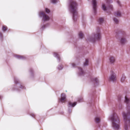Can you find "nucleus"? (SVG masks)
Returning <instances> with one entry per match:
<instances>
[{"instance_id": "14", "label": "nucleus", "mask_w": 130, "mask_h": 130, "mask_svg": "<svg viewBox=\"0 0 130 130\" xmlns=\"http://www.w3.org/2000/svg\"><path fill=\"white\" fill-rule=\"evenodd\" d=\"M126 78V77L125 75L124 74L122 75L121 78V82L122 83L124 82L125 81Z\"/></svg>"}, {"instance_id": "26", "label": "nucleus", "mask_w": 130, "mask_h": 130, "mask_svg": "<svg viewBox=\"0 0 130 130\" xmlns=\"http://www.w3.org/2000/svg\"><path fill=\"white\" fill-rule=\"evenodd\" d=\"M63 68V67L61 65H59L58 67V69L59 70H61Z\"/></svg>"}, {"instance_id": "35", "label": "nucleus", "mask_w": 130, "mask_h": 130, "mask_svg": "<svg viewBox=\"0 0 130 130\" xmlns=\"http://www.w3.org/2000/svg\"><path fill=\"white\" fill-rule=\"evenodd\" d=\"M22 88H24V87H21Z\"/></svg>"}, {"instance_id": "10", "label": "nucleus", "mask_w": 130, "mask_h": 130, "mask_svg": "<svg viewBox=\"0 0 130 130\" xmlns=\"http://www.w3.org/2000/svg\"><path fill=\"white\" fill-rule=\"evenodd\" d=\"M109 61L110 64H113L115 62V59L114 57L110 56L109 58Z\"/></svg>"}, {"instance_id": "23", "label": "nucleus", "mask_w": 130, "mask_h": 130, "mask_svg": "<svg viewBox=\"0 0 130 130\" xmlns=\"http://www.w3.org/2000/svg\"><path fill=\"white\" fill-rule=\"evenodd\" d=\"M7 29V28L6 26H3L2 28V30L3 31H5Z\"/></svg>"}, {"instance_id": "29", "label": "nucleus", "mask_w": 130, "mask_h": 130, "mask_svg": "<svg viewBox=\"0 0 130 130\" xmlns=\"http://www.w3.org/2000/svg\"><path fill=\"white\" fill-rule=\"evenodd\" d=\"M93 80L95 81V82L97 83L98 81V80L97 78H95L93 79Z\"/></svg>"}, {"instance_id": "27", "label": "nucleus", "mask_w": 130, "mask_h": 130, "mask_svg": "<svg viewBox=\"0 0 130 130\" xmlns=\"http://www.w3.org/2000/svg\"><path fill=\"white\" fill-rule=\"evenodd\" d=\"M113 21L116 23H117L118 22V20L116 18L113 19Z\"/></svg>"}, {"instance_id": "3", "label": "nucleus", "mask_w": 130, "mask_h": 130, "mask_svg": "<svg viewBox=\"0 0 130 130\" xmlns=\"http://www.w3.org/2000/svg\"><path fill=\"white\" fill-rule=\"evenodd\" d=\"M106 4L103 3L102 5V8L103 10L107 12H110L111 11L113 10V8L111 5L109 4L112 2L111 0H106Z\"/></svg>"}, {"instance_id": "20", "label": "nucleus", "mask_w": 130, "mask_h": 130, "mask_svg": "<svg viewBox=\"0 0 130 130\" xmlns=\"http://www.w3.org/2000/svg\"><path fill=\"white\" fill-rule=\"evenodd\" d=\"M88 60L87 59L85 61L84 64V66H86L88 65Z\"/></svg>"}, {"instance_id": "19", "label": "nucleus", "mask_w": 130, "mask_h": 130, "mask_svg": "<svg viewBox=\"0 0 130 130\" xmlns=\"http://www.w3.org/2000/svg\"><path fill=\"white\" fill-rule=\"evenodd\" d=\"M79 36L80 38H82L84 37V35L83 33L81 32H80L79 33Z\"/></svg>"}, {"instance_id": "6", "label": "nucleus", "mask_w": 130, "mask_h": 130, "mask_svg": "<svg viewBox=\"0 0 130 130\" xmlns=\"http://www.w3.org/2000/svg\"><path fill=\"white\" fill-rule=\"evenodd\" d=\"M39 15L40 17L42 18V20L44 21H48L50 19V17L43 11L40 12L39 13Z\"/></svg>"}, {"instance_id": "30", "label": "nucleus", "mask_w": 130, "mask_h": 130, "mask_svg": "<svg viewBox=\"0 0 130 130\" xmlns=\"http://www.w3.org/2000/svg\"><path fill=\"white\" fill-rule=\"evenodd\" d=\"M82 100H83V99L82 98H79L78 99V101L79 102H80L81 101H82Z\"/></svg>"}, {"instance_id": "5", "label": "nucleus", "mask_w": 130, "mask_h": 130, "mask_svg": "<svg viewBox=\"0 0 130 130\" xmlns=\"http://www.w3.org/2000/svg\"><path fill=\"white\" fill-rule=\"evenodd\" d=\"M123 116L125 122V129L126 130L127 126V123H130V112L128 113L127 114L123 113Z\"/></svg>"}, {"instance_id": "34", "label": "nucleus", "mask_w": 130, "mask_h": 130, "mask_svg": "<svg viewBox=\"0 0 130 130\" xmlns=\"http://www.w3.org/2000/svg\"><path fill=\"white\" fill-rule=\"evenodd\" d=\"M31 116L33 117H34L35 116V115L33 114H32V115H31Z\"/></svg>"}, {"instance_id": "2", "label": "nucleus", "mask_w": 130, "mask_h": 130, "mask_svg": "<svg viewBox=\"0 0 130 130\" xmlns=\"http://www.w3.org/2000/svg\"><path fill=\"white\" fill-rule=\"evenodd\" d=\"M112 124V126L115 130H118L119 128V120L118 117L115 113H113L110 118Z\"/></svg>"}, {"instance_id": "24", "label": "nucleus", "mask_w": 130, "mask_h": 130, "mask_svg": "<svg viewBox=\"0 0 130 130\" xmlns=\"http://www.w3.org/2000/svg\"><path fill=\"white\" fill-rule=\"evenodd\" d=\"M58 2L57 0H51V2L53 4H55L57 3Z\"/></svg>"}, {"instance_id": "1", "label": "nucleus", "mask_w": 130, "mask_h": 130, "mask_svg": "<svg viewBox=\"0 0 130 130\" xmlns=\"http://www.w3.org/2000/svg\"><path fill=\"white\" fill-rule=\"evenodd\" d=\"M70 11L73 14V19L75 21L78 18V16L77 10V4L75 1L71 0L70 1Z\"/></svg>"}, {"instance_id": "13", "label": "nucleus", "mask_w": 130, "mask_h": 130, "mask_svg": "<svg viewBox=\"0 0 130 130\" xmlns=\"http://www.w3.org/2000/svg\"><path fill=\"white\" fill-rule=\"evenodd\" d=\"M114 15L120 17L121 16V12L119 10H118L115 12Z\"/></svg>"}, {"instance_id": "15", "label": "nucleus", "mask_w": 130, "mask_h": 130, "mask_svg": "<svg viewBox=\"0 0 130 130\" xmlns=\"http://www.w3.org/2000/svg\"><path fill=\"white\" fill-rule=\"evenodd\" d=\"M77 104V102H74L73 103H72L71 102H69V107H74Z\"/></svg>"}, {"instance_id": "33", "label": "nucleus", "mask_w": 130, "mask_h": 130, "mask_svg": "<svg viewBox=\"0 0 130 130\" xmlns=\"http://www.w3.org/2000/svg\"><path fill=\"white\" fill-rule=\"evenodd\" d=\"M75 64L74 63H72V67H74V66H75Z\"/></svg>"}, {"instance_id": "17", "label": "nucleus", "mask_w": 130, "mask_h": 130, "mask_svg": "<svg viewBox=\"0 0 130 130\" xmlns=\"http://www.w3.org/2000/svg\"><path fill=\"white\" fill-rule=\"evenodd\" d=\"M104 21V19L103 18H100L98 20V22L100 24H101Z\"/></svg>"}, {"instance_id": "22", "label": "nucleus", "mask_w": 130, "mask_h": 130, "mask_svg": "<svg viewBox=\"0 0 130 130\" xmlns=\"http://www.w3.org/2000/svg\"><path fill=\"white\" fill-rule=\"evenodd\" d=\"M130 101L128 99L127 97H125V102L127 103H128Z\"/></svg>"}, {"instance_id": "21", "label": "nucleus", "mask_w": 130, "mask_h": 130, "mask_svg": "<svg viewBox=\"0 0 130 130\" xmlns=\"http://www.w3.org/2000/svg\"><path fill=\"white\" fill-rule=\"evenodd\" d=\"M54 55L55 57H56L58 59H59V56L58 55V54L57 53H54Z\"/></svg>"}, {"instance_id": "9", "label": "nucleus", "mask_w": 130, "mask_h": 130, "mask_svg": "<svg viewBox=\"0 0 130 130\" xmlns=\"http://www.w3.org/2000/svg\"><path fill=\"white\" fill-rule=\"evenodd\" d=\"M119 42L121 44H124L127 42L125 38L123 37H121L119 39Z\"/></svg>"}, {"instance_id": "16", "label": "nucleus", "mask_w": 130, "mask_h": 130, "mask_svg": "<svg viewBox=\"0 0 130 130\" xmlns=\"http://www.w3.org/2000/svg\"><path fill=\"white\" fill-rule=\"evenodd\" d=\"M95 121L96 123H99L100 122V120L99 117H97L95 118Z\"/></svg>"}, {"instance_id": "7", "label": "nucleus", "mask_w": 130, "mask_h": 130, "mask_svg": "<svg viewBox=\"0 0 130 130\" xmlns=\"http://www.w3.org/2000/svg\"><path fill=\"white\" fill-rule=\"evenodd\" d=\"M109 79L112 81H116V74L113 72L112 71L109 77Z\"/></svg>"}, {"instance_id": "4", "label": "nucleus", "mask_w": 130, "mask_h": 130, "mask_svg": "<svg viewBox=\"0 0 130 130\" xmlns=\"http://www.w3.org/2000/svg\"><path fill=\"white\" fill-rule=\"evenodd\" d=\"M101 37L100 31L99 30L96 34H93L89 36L87 40L92 42H94L96 40L99 39Z\"/></svg>"}, {"instance_id": "31", "label": "nucleus", "mask_w": 130, "mask_h": 130, "mask_svg": "<svg viewBox=\"0 0 130 130\" xmlns=\"http://www.w3.org/2000/svg\"><path fill=\"white\" fill-rule=\"evenodd\" d=\"M18 80L17 79H16L14 80V82L16 84H17L18 83Z\"/></svg>"}, {"instance_id": "25", "label": "nucleus", "mask_w": 130, "mask_h": 130, "mask_svg": "<svg viewBox=\"0 0 130 130\" xmlns=\"http://www.w3.org/2000/svg\"><path fill=\"white\" fill-rule=\"evenodd\" d=\"M45 11L47 13H49L50 12V10L47 8H45Z\"/></svg>"}, {"instance_id": "32", "label": "nucleus", "mask_w": 130, "mask_h": 130, "mask_svg": "<svg viewBox=\"0 0 130 130\" xmlns=\"http://www.w3.org/2000/svg\"><path fill=\"white\" fill-rule=\"evenodd\" d=\"M2 34L1 32H0V38L2 39Z\"/></svg>"}, {"instance_id": "8", "label": "nucleus", "mask_w": 130, "mask_h": 130, "mask_svg": "<svg viewBox=\"0 0 130 130\" xmlns=\"http://www.w3.org/2000/svg\"><path fill=\"white\" fill-rule=\"evenodd\" d=\"M92 5L94 13L95 14L96 12L97 7V4L96 0H92Z\"/></svg>"}, {"instance_id": "11", "label": "nucleus", "mask_w": 130, "mask_h": 130, "mask_svg": "<svg viewBox=\"0 0 130 130\" xmlns=\"http://www.w3.org/2000/svg\"><path fill=\"white\" fill-rule=\"evenodd\" d=\"M66 100V95L62 93L61 95V98L59 99V101L60 102L63 103Z\"/></svg>"}, {"instance_id": "28", "label": "nucleus", "mask_w": 130, "mask_h": 130, "mask_svg": "<svg viewBox=\"0 0 130 130\" xmlns=\"http://www.w3.org/2000/svg\"><path fill=\"white\" fill-rule=\"evenodd\" d=\"M117 3L119 6L121 7L122 6L121 4V3L120 2H119V1H117Z\"/></svg>"}, {"instance_id": "18", "label": "nucleus", "mask_w": 130, "mask_h": 130, "mask_svg": "<svg viewBox=\"0 0 130 130\" xmlns=\"http://www.w3.org/2000/svg\"><path fill=\"white\" fill-rule=\"evenodd\" d=\"M15 57L17 58L18 59H21L24 58V57L22 56H20L17 55H16L15 56Z\"/></svg>"}, {"instance_id": "12", "label": "nucleus", "mask_w": 130, "mask_h": 130, "mask_svg": "<svg viewBox=\"0 0 130 130\" xmlns=\"http://www.w3.org/2000/svg\"><path fill=\"white\" fill-rule=\"evenodd\" d=\"M85 74V72L80 68H78V75L79 76H82Z\"/></svg>"}]
</instances>
